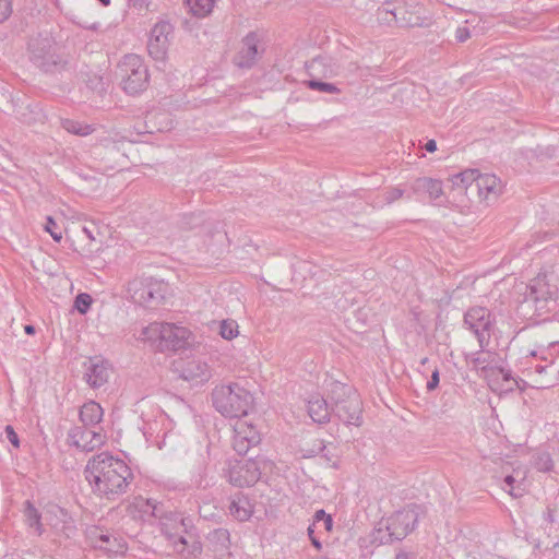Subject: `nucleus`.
<instances>
[{"label":"nucleus","instance_id":"obj_28","mask_svg":"<svg viewBox=\"0 0 559 559\" xmlns=\"http://www.w3.org/2000/svg\"><path fill=\"white\" fill-rule=\"evenodd\" d=\"M438 384H439V372H438V370H436L432 372L431 380L428 382L427 386L429 390H433L438 386Z\"/></svg>","mask_w":559,"mask_h":559},{"label":"nucleus","instance_id":"obj_9","mask_svg":"<svg viewBox=\"0 0 559 559\" xmlns=\"http://www.w3.org/2000/svg\"><path fill=\"white\" fill-rule=\"evenodd\" d=\"M173 370L180 379L189 382L202 383L209 378L206 365L197 360H176Z\"/></svg>","mask_w":559,"mask_h":559},{"label":"nucleus","instance_id":"obj_31","mask_svg":"<svg viewBox=\"0 0 559 559\" xmlns=\"http://www.w3.org/2000/svg\"><path fill=\"white\" fill-rule=\"evenodd\" d=\"M231 511L240 520H245L248 516V512L246 510H243V512L240 513V510L235 504L233 506Z\"/></svg>","mask_w":559,"mask_h":559},{"label":"nucleus","instance_id":"obj_3","mask_svg":"<svg viewBox=\"0 0 559 559\" xmlns=\"http://www.w3.org/2000/svg\"><path fill=\"white\" fill-rule=\"evenodd\" d=\"M136 340L162 353L183 352L195 343V337L188 328L167 322L150 323L140 330Z\"/></svg>","mask_w":559,"mask_h":559},{"label":"nucleus","instance_id":"obj_32","mask_svg":"<svg viewBox=\"0 0 559 559\" xmlns=\"http://www.w3.org/2000/svg\"><path fill=\"white\" fill-rule=\"evenodd\" d=\"M425 148L430 152V153H433L436 150H437V143L435 140H429L426 145H425Z\"/></svg>","mask_w":559,"mask_h":559},{"label":"nucleus","instance_id":"obj_10","mask_svg":"<svg viewBox=\"0 0 559 559\" xmlns=\"http://www.w3.org/2000/svg\"><path fill=\"white\" fill-rule=\"evenodd\" d=\"M260 441L257 428L252 424L240 421L235 427L234 448L239 453H246L248 449Z\"/></svg>","mask_w":559,"mask_h":559},{"label":"nucleus","instance_id":"obj_16","mask_svg":"<svg viewBox=\"0 0 559 559\" xmlns=\"http://www.w3.org/2000/svg\"><path fill=\"white\" fill-rule=\"evenodd\" d=\"M95 545L111 554L124 555L127 551L126 543L119 542L117 539H114L111 543L110 536L106 534H100L98 536V540H95Z\"/></svg>","mask_w":559,"mask_h":559},{"label":"nucleus","instance_id":"obj_24","mask_svg":"<svg viewBox=\"0 0 559 559\" xmlns=\"http://www.w3.org/2000/svg\"><path fill=\"white\" fill-rule=\"evenodd\" d=\"M307 84L310 88L317 90L320 92H324V93H337L338 92L337 87L330 83L309 81Z\"/></svg>","mask_w":559,"mask_h":559},{"label":"nucleus","instance_id":"obj_13","mask_svg":"<svg viewBox=\"0 0 559 559\" xmlns=\"http://www.w3.org/2000/svg\"><path fill=\"white\" fill-rule=\"evenodd\" d=\"M104 417V409L100 404L88 401L80 409V420L86 427L99 424Z\"/></svg>","mask_w":559,"mask_h":559},{"label":"nucleus","instance_id":"obj_35","mask_svg":"<svg viewBox=\"0 0 559 559\" xmlns=\"http://www.w3.org/2000/svg\"><path fill=\"white\" fill-rule=\"evenodd\" d=\"M506 483L511 487L512 484H513V477L512 476H507L506 477Z\"/></svg>","mask_w":559,"mask_h":559},{"label":"nucleus","instance_id":"obj_19","mask_svg":"<svg viewBox=\"0 0 559 559\" xmlns=\"http://www.w3.org/2000/svg\"><path fill=\"white\" fill-rule=\"evenodd\" d=\"M548 286H549V284L545 277H537L534 281V284L532 285V290L534 294H536V298H544V299L555 298L556 297L555 292H551L549 289L544 292V287H548Z\"/></svg>","mask_w":559,"mask_h":559},{"label":"nucleus","instance_id":"obj_27","mask_svg":"<svg viewBox=\"0 0 559 559\" xmlns=\"http://www.w3.org/2000/svg\"><path fill=\"white\" fill-rule=\"evenodd\" d=\"M5 435H7V438L12 443L13 447H15V448L20 447L19 437H17V435L14 431L12 426H7L5 427Z\"/></svg>","mask_w":559,"mask_h":559},{"label":"nucleus","instance_id":"obj_25","mask_svg":"<svg viewBox=\"0 0 559 559\" xmlns=\"http://www.w3.org/2000/svg\"><path fill=\"white\" fill-rule=\"evenodd\" d=\"M46 230L51 235L53 241L60 242L62 240V229L51 218H48Z\"/></svg>","mask_w":559,"mask_h":559},{"label":"nucleus","instance_id":"obj_36","mask_svg":"<svg viewBox=\"0 0 559 559\" xmlns=\"http://www.w3.org/2000/svg\"><path fill=\"white\" fill-rule=\"evenodd\" d=\"M102 2H103L104 4H106V5H108V4H109V0H102Z\"/></svg>","mask_w":559,"mask_h":559},{"label":"nucleus","instance_id":"obj_17","mask_svg":"<svg viewBox=\"0 0 559 559\" xmlns=\"http://www.w3.org/2000/svg\"><path fill=\"white\" fill-rule=\"evenodd\" d=\"M144 292L150 299L164 298L168 292V285L162 280L151 278L146 282Z\"/></svg>","mask_w":559,"mask_h":559},{"label":"nucleus","instance_id":"obj_21","mask_svg":"<svg viewBox=\"0 0 559 559\" xmlns=\"http://www.w3.org/2000/svg\"><path fill=\"white\" fill-rule=\"evenodd\" d=\"M93 304V298L86 293H81L75 297L74 308L81 313L85 314Z\"/></svg>","mask_w":559,"mask_h":559},{"label":"nucleus","instance_id":"obj_23","mask_svg":"<svg viewBox=\"0 0 559 559\" xmlns=\"http://www.w3.org/2000/svg\"><path fill=\"white\" fill-rule=\"evenodd\" d=\"M488 317H489L488 312H487L485 309H483V308L472 309V310H469V311H468V313H467V320H468V321H469L474 326H476V328H478V326L487 328V326H488V321L484 322V324H476V323H474L473 321H474L475 319H477V318H479V319H481V320H483V319H486V318H488Z\"/></svg>","mask_w":559,"mask_h":559},{"label":"nucleus","instance_id":"obj_1","mask_svg":"<svg viewBox=\"0 0 559 559\" xmlns=\"http://www.w3.org/2000/svg\"><path fill=\"white\" fill-rule=\"evenodd\" d=\"M84 477L95 495L112 499L127 490L133 474L123 460L100 453L88 460Z\"/></svg>","mask_w":559,"mask_h":559},{"label":"nucleus","instance_id":"obj_20","mask_svg":"<svg viewBox=\"0 0 559 559\" xmlns=\"http://www.w3.org/2000/svg\"><path fill=\"white\" fill-rule=\"evenodd\" d=\"M423 189L430 199H438L442 195V183L439 180L426 179L421 182Z\"/></svg>","mask_w":559,"mask_h":559},{"label":"nucleus","instance_id":"obj_26","mask_svg":"<svg viewBox=\"0 0 559 559\" xmlns=\"http://www.w3.org/2000/svg\"><path fill=\"white\" fill-rule=\"evenodd\" d=\"M12 12L11 0H0V22L7 20Z\"/></svg>","mask_w":559,"mask_h":559},{"label":"nucleus","instance_id":"obj_11","mask_svg":"<svg viewBox=\"0 0 559 559\" xmlns=\"http://www.w3.org/2000/svg\"><path fill=\"white\" fill-rule=\"evenodd\" d=\"M109 374L108 365L99 358H92L85 364V379L94 388H99L106 383Z\"/></svg>","mask_w":559,"mask_h":559},{"label":"nucleus","instance_id":"obj_5","mask_svg":"<svg viewBox=\"0 0 559 559\" xmlns=\"http://www.w3.org/2000/svg\"><path fill=\"white\" fill-rule=\"evenodd\" d=\"M119 78L122 88L129 94H138L147 86L148 74L143 60L135 55L123 58L119 64Z\"/></svg>","mask_w":559,"mask_h":559},{"label":"nucleus","instance_id":"obj_8","mask_svg":"<svg viewBox=\"0 0 559 559\" xmlns=\"http://www.w3.org/2000/svg\"><path fill=\"white\" fill-rule=\"evenodd\" d=\"M259 476L258 465L253 461H237L228 469L229 481L240 487L254 484Z\"/></svg>","mask_w":559,"mask_h":559},{"label":"nucleus","instance_id":"obj_14","mask_svg":"<svg viewBox=\"0 0 559 559\" xmlns=\"http://www.w3.org/2000/svg\"><path fill=\"white\" fill-rule=\"evenodd\" d=\"M308 412L313 421L322 424L330 418V411L326 402L321 397H313L309 401Z\"/></svg>","mask_w":559,"mask_h":559},{"label":"nucleus","instance_id":"obj_30","mask_svg":"<svg viewBox=\"0 0 559 559\" xmlns=\"http://www.w3.org/2000/svg\"><path fill=\"white\" fill-rule=\"evenodd\" d=\"M313 532H314V528L312 526H310L308 528V534L310 536V539L312 542V545L317 548V549H321V544L319 543V540L313 536Z\"/></svg>","mask_w":559,"mask_h":559},{"label":"nucleus","instance_id":"obj_29","mask_svg":"<svg viewBox=\"0 0 559 559\" xmlns=\"http://www.w3.org/2000/svg\"><path fill=\"white\" fill-rule=\"evenodd\" d=\"M66 128H67V130L71 131V132H74V133H78V134H87L88 133V128L87 127L75 129V128H72V123L71 122H67Z\"/></svg>","mask_w":559,"mask_h":559},{"label":"nucleus","instance_id":"obj_12","mask_svg":"<svg viewBox=\"0 0 559 559\" xmlns=\"http://www.w3.org/2000/svg\"><path fill=\"white\" fill-rule=\"evenodd\" d=\"M257 55V40L253 36H248L238 48L235 62L241 68L250 67L254 62Z\"/></svg>","mask_w":559,"mask_h":559},{"label":"nucleus","instance_id":"obj_7","mask_svg":"<svg viewBox=\"0 0 559 559\" xmlns=\"http://www.w3.org/2000/svg\"><path fill=\"white\" fill-rule=\"evenodd\" d=\"M171 27L167 23H157L151 31L147 51L155 60H165L169 47Z\"/></svg>","mask_w":559,"mask_h":559},{"label":"nucleus","instance_id":"obj_4","mask_svg":"<svg viewBox=\"0 0 559 559\" xmlns=\"http://www.w3.org/2000/svg\"><path fill=\"white\" fill-rule=\"evenodd\" d=\"M213 404L223 416L241 418L253 411L254 399L249 390L234 383L215 389Z\"/></svg>","mask_w":559,"mask_h":559},{"label":"nucleus","instance_id":"obj_6","mask_svg":"<svg viewBox=\"0 0 559 559\" xmlns=\"http://www.w3.org/2000/svg\"><path fill=\"white\" fill-rule=\"evenodd\" d=\"M72 445L84 451H93L103 447L106 442V435L102 429L93 430L88 427H75L69 433Z\"/></svg>","mask_w":559,"mask_h":559},{"label":"nucleus","instance_id":"obj_2","mask_svg":"<svg viewBox=\"0 0 559 559\" xmlns=\"http://www.w3.org/2000/svg\"><path fill=\"white\" fill-rule=\"evenodd\" d=\"M453 199L459 201L461 212L469 210L472 198L486 201L500 191V180L491 174H480L475 169H466L452 178Z\"/></svg>","mask_w":559,"mask_h":559},{"label":"nucleus","instance_id":"obj_33","mask_svg":"<svg viewBox=\"0 0 559 559\" xmlns=\"http://www.w3.org/2000/svg\"><path fill=\"white\" fill-rule=\"evenodd\" d=\"M459 33H460V35L457 37L461 41L465 40L468 37V34H467V32H465V29H463V31L460 29Z\"/></svg>","mask_w":559,"mask_h":559},{"label":"nucleus","instance_id":"obj_15","mask_svg":"<svg viewBox=\"0 0 559 559\" xmlns=\"http://www.w3.org/2000/svg\"><path fill=\"white\" fill-rule=\"evenodd\" d=\"M188 12L195 17H205L212 13L215 0H185Z\"/></svg>","mask_w":559,"mask_h":559},{"label":"nucleus","instance_id":"obj_34","mask_svg":"<svg viewBox=\"0 0 559 559\" xmlns=\"http://www.w3.org/2000/svg\"><path fill=\"white\" fill-rule=\"evenodd\" d=\"M24 331H25V333H27L29 335H33L35 333V329L33 325H25Z\"/></svg>","mask_w":559,"mask_h":559},{"label":"nucleus","instance_id":"obj_18","mask_svg":"<svg viewBox=\"0 0 559 559\" xmlns=\"http://www.w3.org/2000/svg\"><path fill=\"white\" fill-rule=\"evenodd\" d=\"M219 334L225 340H234L239 335V325L235 320H223L219 324Z\"/></svg>","mask_w":559,"mask_h":559},{"label":"nucleus","instance_id":"obj_22","mask_svg":"<svg viewBox=\"0 0 559 559\" xmlns=\"http://www.w3.org/2000/svg\"><path fill=\"white\" fill-rule=\"evenodd\" d=\"M321 522L324 531L326 533H330L332 531L333 521L331 515L326 514L323 510H319L316 512L314 522L311 526L313 528H317Z\"/></svg>","mask_w":559,"mask_h":559}]
</instances>
